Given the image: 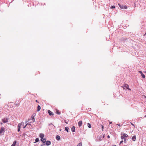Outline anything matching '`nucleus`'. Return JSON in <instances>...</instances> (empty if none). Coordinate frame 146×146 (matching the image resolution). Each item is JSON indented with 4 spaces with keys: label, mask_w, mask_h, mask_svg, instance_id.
<instances>
[{
    "label": "nucleus",
    "mask_w": 146,
    "mask_h": 146,
    "mask_svg": "<svg viewBox=\"0 0 146 146\" xmlns=\"http://www.w3.org/2000/svg\"><path fill=\"white\" fill-rule=\"evenodd\" d=\"M51 142L50 141H46V145H49L51 144Z\"/></svg>",
    "instance_id": "9b49d317"
},
{
    "label": "nucleus",
    "mask_w": 146,
    "mask_h": 146,
    "mask_svg": "<svg viewBox=\"0 0 146 146\" xmlns=\"http://www.w3.org/2000/svg\"><path fill=\"white\" fill-rule=\"evenodd\" d=\"M107 137H108V138H110V136H109V135H108V136H107Z\"/></svg>",
    "instance_id": "c85d7f7f"
},
{
    "label": "nucleus",
    "mask_w": 146,
    "mask_h": 146,
    "mask_svg": "<svg viewBox=\"0 0 146 146\" xmlns=\"http://www.w3.org/2000/svg\"><path fill=\"white\" fill-rule=\"evenodd\" d=\"M40 146H43V145H42Z\"/></svg>",
    "instance_id": "72a5a7b5"
},
{
    "label": "nucleus",
    "mask_w": 146,
    "mask_h": 146,
    "mask_svg": "<svg viewBox=\"0 0 146 146\" xmlns=\"http://www.w3.org/2000/svg\"><path fill=\"white\" fill-rule=\"evenodd\" d=\"M2 121L3 123H6L8 121V119L6 118H4L2 119Z\"/></svg>",
    "instance_id": "9d476101"
},
{
    "label": "nucleus",
    "mask_w": 146,
    "mask_h": 146,
    "mask_svg": "<svg viewBox=\"0 0 146 146\" xmlns=\"http://www.w3.org/2000/svg\"><path fill=\"white\" fill-rule=\"evenodd\" d=\"M16 143L17 141H14L11 146H15L16 145Z\"/></svg>",
    "instance_id": "4468645a"
},
{
    "label": "nucleus",
    "mask_w": 146,
    "mask_h": 146,
    "mask_svg": "<svg viewBox=\"0 0 146 146\" xmlns=\"http://www.w3.org/2000/svg\"><path fill=\"white\" fill-rule=\"evenodd\" d=\"M77 146H82V144L81 143H80L77 145Z\"/></svg>",
    "instance_id": "412c9836"
},
{
    "label": "nucleus",
    "mask_w": 146,
    "mask_h": 146,
    "mask_svg": "<svg viewBox=\"0 0 146 146\" xmlns=\"http://www.w3.org/2000/svg\"><path fill=\"white\" fill-rule=\"evenodd\" d=\"M35 114L34 113L33 114L32 116H31V119L32 120L30 122H34L35 121V119L34 117L35 116Z\"/></svg>",
    "instance_id": "7ed1b4c3"
},
{
    "label": "nucleus",
    "mask_w": 146,
    "mask_h": 146,
    "mask_svg": "<svg viewBox=\"0 0 146 146\" xmlns=\"http://www.w3.org/2000/svg\"><path fill=\"white\" fill-rule=\"evenodd\" d=\"M39 141V139L38 138H36L35 139L36 142H38Z\"/></svg>",
    "instance_id": "4be33fe9"
},
{
    "label": "nucleus",
    "mask_w": 146,
    "mask_h": 146,
    "mask_svg": "<svg viewBox=\"0 0 146 146\" xmlns=\"http://www.w3.org/2000/svg\"><path fill=\"white\" fill-rule=\"evenodd\" d=\"M71 130L73 132L75 131V127L74 126H73L71 128Z\"/></svg>",
    "instance_id": "f8f14e48"
},
{
    "label": "nucleus",
    "mask_w": 146,
    "mask_h": 146,
    "mask_svg": "<svg viewBox=\"0 0 146 146\" xmlns=\"http://www.w3.org/2000/svg\"><path fill=\"white\" fill-rule=\"evenodd\" d=\"M126 139L124 138V143H126Z\"/></svg>",
    "instance_id": "a878e982"
},
{
    "label": "nucleus",
    "mask_w": 146,
    "mask_h": 146,
    "mask_svg": "<svg viewBox=\"0 0 146 146\" xmlns=\"http://www.w3.org/2000/svg\"><path fill=\"white\" fill-rule=\"evenodd\" d=\"M22 126L21 123H19L18 125V132L20 131V128Z\"/></svg>",
    "instance_id": "0eeeda50"
},
{
    "label": "nucleus",
    "mask_w": 146,
    "mask_h": 146,
    "mask_svg": "<svg viewBox=\"0 0 146 146\" xmlns=\"http://www.w3.org/2000/svg\"><path fill=\"white\" fill-rule=\"evenodd\" d=\"M48 112L49 113V114L50 115H54L53 113L50 110H48Z\"/></svg>",
    "instance_id": "6e6552de"
},
{
    "label": "nucleus",
    "mask_w": 146,
    "mask_h": 146,
    "mask_svg": "<svg viewBox=\"0 0 146 146\" xmlns=\"http://www.w3.org/2000/svg\"><path fill=\"white\" fill-rule=\"evenodd\" d=\"M5 129L3 127H1V129H0V135H1L2 133H4L5 132L4 131Z\"/></svg>",
    "instance_id": "39448f33"
},
{
    "label": "nucleus",
    "mask_w": 146,
    "mask_h": 146,
    "mask_svg": "<svg viewBox=\"0 0 146 146\" xmlns=\"http://www.w3.org/2000/svg\"><path fill=\"white\" fill-rule=\"evenodd\" d=\"M141 75L142 77V78H145V76L144 74H143V73L141 74Z\"/></svg>",
    "instance_id": "aec40b11"
},
{
    "label": "nucleus",
    "mask_w": 146,
    "mask_h": 146,
    "mask_svg": "<svg viewBox=\"0 0 146 146\" xmlns=\"http://www.w3.org/2000/svg\"><path fill=\"white\" fill-rule=\"evenodd\" d=\"M118 125H119V127H120V125L119 124Z\"/></svg>",
    "instance_id": "473e14b6"
},
{
    "label": "nucleus",
    "mask_w": 146,
    "mask_h": 146,
    "mask_svg": "<svg viewBox=\"0 0 146 146\" xmlns=\"http://www.w3.org/2000/svg\"><path fill=\"white\" fill-rule=\"evenodd\" d=\"M118 5L119 7L121 9H126L127 8V7L126 6L121 5L119 3H118Z\"/></svg>",
    "instance_id": "423d86ee"
},
{
    "label": "nucleus",
    "mask_w": 146,
    "mask_h": 146,
    "mask_svg": "<svg viewBox=\"0 0 146 146\" xmlns=\"http://www.w3.org/2000/svg\"><path fill=\"white\" fill-rule=\"evenodd\" d=\"M40 137L41 138V141L43 143H45L46 141L45 138H44V135L43 133H40L39 135Z\"/></svg>",
    "instance_id": "f257e3e1"
},
{
    "label": "nucleus",
    "mask_w": 146,
    "mask_h": 146,
    "mask_svg": "<svg viewBox=\"0 0 146 146\" xmlns=\"http://www.w3.org/2000/svg\"><path fill=\"white\" fill-rule=\"evenodd\" d=\"M115 8V7L114 5L112 6L111 7V9H113Z\"/></svg>",
    "instance_id": "5701e85b"
},
{
    "label": "nucleus",
    "mask_w": 146,
    "mask_h": 146,
    "mask_svg": "<svg viewBox=\"0 0 146 146\" xmlns=\"http://www.w3.org/2000/svg\"><path fill=\"white\" fill-rule=\"evenodd\" d=\"M56 139L58 140H59L60 139V137L59 135H57L56 136Z\"/></svg>",
    "instance_id": "2eb2a0df"
},
{
    "label": "nucleus",
    "mask_w": 146,
    "mask_h": 146,
    "mask_svg": "<svg viewBox=\"0 0 146 146\" xmlns=\"http://www.w3.org/2000/svg\"><path fill=\"white\" fill-rule=\"evenodd\" d=\"M104 128V126H103V125H102V131H103Z\"/></svg>",
    "instance_id": "b1692460"
},
{
    "label": "nucleus",
    "mask_w": 146,
    "mask_h": 146,
    "mask_svg": "<svg viewBox=\"0 0 146 146\" xmlns=\"http://www.w3.org/2000/svg\"><path fill=\"white\" fill-rule=\"evenodd\" d=\"M56 113L58 114H60V113L59 111L58 110H56Z\"/></svg>",
    "instance_id": "a211bd4d"
},
{
    "label": "nucleus",
    "mask_w": 146,
    "mask_h": 146,
    "mask_svg": "<svg viewBox=\"0 0 146 146\" xmlns=\"http://www.w3.org/2000/svg\"><path fill=\"white\" fill-rule=\"evenodd\" d=\"M41 108L40 106L38 105L37 107V111H38L40 110Z\"/></svg>",
    "instance_id": "dca6fc26"
},
{
    "label": "nucleus",
    "mask_w": 146,
    "mask_h": 146,
    "mask_svg": "<svg viewBox=\"0 0 146 146\" xmlns=\"http://www.w3.org/2000/svg\"><path fill=\"white\" fill-rule=\"evenodd\" d=\"M132 140L133 141H135V140H136V136L135 135H134L132 137Z\"/></svg>",
    "instance_id": "ddd939ff"
},
{
    "label": "nucleus",
    "mask_w": 146,
    "mask_h": 146,
    "mask_svg": "<svg viewBox=\"0 0 146 146\" xmlns=\"http://www.w3.org/2000/svg\"><path fill=\"white\" fill-rule=\"evenodd\" d=\"M65 130L66 131L68 132L69 128L68 127H66L65 128Z\"/></svg>",
    "instance_id": "f3484780"
},
{
    "label": "nucleus",
    "mask_w": 146,
    "mask_h": 146,
    "mask_svg": "<svg viewBox=\"0 0 146 146\" xmlns=\"http://www.w3.org/2000/svg\"><path fill=\"white\" fill-rule=\"evenodd\" d=\"M36 102H37L38 103V102L36 100Z\"/></svg>",
    "instance_id": "2f4dec72"
},
{
    "label": "nucleus",
    "mask_w": 146,
    "mask_h": 146,
    "mask_svg": "<svg viewBox=\"0 0 146 146\" xmlns=\"http://www.w3.org/2000/svg\"><path fill=\"white\" fill-rule=\"evenodd\" d=\"M128 135L125 133H124L123 134H121V139H124L125 137H128Z\"/></svg>",
    "instance_id": "20e7f679"
},
{
    "label": "nucleus",
    "mask_w": 146,
    "mask_h": 146,
    "mask_svg": "<svg viewBox=\"0 0 146 146\" xmlns=\"http://www.w3.org/2000/svg\"><path fill=\"white\" fill-rule=\"evenodd\" d=\"M88 126L89 128H91V124L89 123H88Z\"/></svg>",
    "instance_id": "6ab92c4d"
},
{
    "label": "nucleus",
    "mask_w": 146,
    "mask_h": 146,
    "mask_svg": "<svg viewBox=\"0 0 146 146\" xmlns=\"http://www.w3.org/2000/svg\"><path fill=\"white\" fill-rule=\"evenodd\" d=\"M145 117H146V115L145 116Z\"/></svg>",
    "instance_id": "f704fd0d"
},
{
    "label": "nucleus",
    "mask_w": 146,
    "mask_h": 146,
    "mask_svg": "<svg viewBox=\"0 0 146 146\" xmlns=\"http://www.w3.org/2000/svg\"><path fill=\"white\" fill-rule=\"evenodd\" d=\"M139 73H140L141 74H143L142 72L141 71H139Z\"/></svg>",
    "instance_id": "cd10ccee"
},
{
    "label": "nucleus",
    "mask_w": 146,
    "mask_h": 146,
    "mask_svg": "<svg viewBox=\"0 0 146 146\" xmlns=\"http://www.w3.org/2000/svg\"><path fill=\"white\" fill-rule=\"evenodd\" d=\"M123 140H122V141H121L120 142L119 144H121L122 143H123Z\"/></svg>",
    "instance_id": "bb28decb"
},
{
    "label": "nucleus",
    "mask_w": 146,
    "mask_h": 146,
    "mask_svg": "<svg viewBox=\"0 0 146 146\" xmlns=\"http://www.w3.org/2000/svg\"><path fill=\"white\" fill-rule=\"evenodd\" d=\"M131 124L133 126H134V125L133 124V123H131Z\"/></svg>",
    "instance_id": "c756f323"
},
{
    "label": "nucleus",
    "mask_w": 146,
    "mask_h": 146,
    "mask_svg": "<svg viewBox=\"0 0 146 146\" xmlns=\"http://www.w3.org/2000/svg\"><path fill=\"white\" fill-rule=\"evenodd\" d=\"M28 123H27L26 124V125L23 127V128H25L26 127V126L28 125Z\"/></svg>",
    "instance_id": "393cba45"
},
{
    "label": "nucleus",
    "mask_w": 146,
    "mask_h": 146,
    "mask_svg": "<svg viewBox=\"0 0 146 146\" xmlns=\"http://www.w3.org/2000/svg\"><path fill=\"white\" fill-rule=\"evenodd\" d=\"M123 89H128L130 91L131 90V89L129 88V86L126 84H124V86L123 87Z\"/></svg>",
    "instance_id": "f03ea898"
},
{
    "label": "nucleus",
    "mask_w": 146,
    "mask_h": 146,
    "mask_svg": "<svg viewBox=\"0 0 146 146\" xmlns=\"http://www.w3.org/2000/svg\"><path fill=\"white\" fill-rule=\"evenodd\" d=\"M82 121H80L78 123V125L79 127H80L82 126Z\"/></svg>",
    "instance_id": "1a4fd4ad"
},
{
    "label": "nucleus",
    "mask_w": 146,
    "mask_h": 146,
    "mask_svg": "<svg viewBox=\"0 0 146 146\" xmlns=\"http://www.w3.org/2000/svg\"><path fill=\"white\" fill-rule=\"evenodd\" d=\"M28 123V125H31V124L29 123Z\"/></svg>",
    "instance_id": "7c9ffc66"
}]
</instances>
